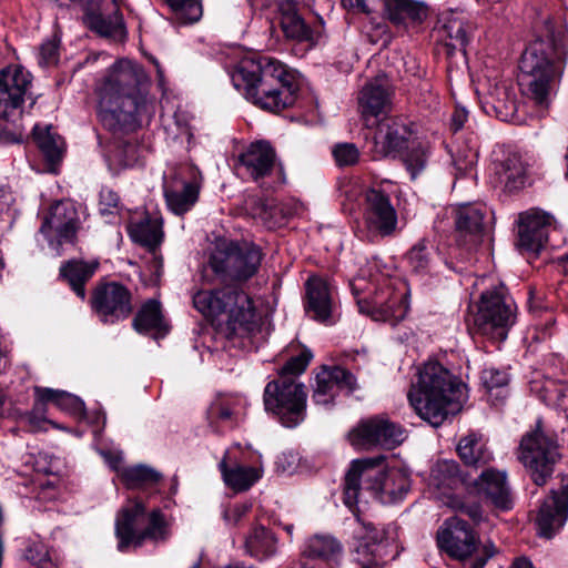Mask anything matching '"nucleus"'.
Returning a JSON list of instances; mask_svg holds the SVG:
<instances>
[{
	"mask_svg": "<svg viewBox=\"0 0 568 568\" xmlns=\"http://www.w3.org/2000/svg\"><path fill=\"white\" fill-rule=\"evenodd\" d=\"M146 81L143 68L126 59L114 63L99 89V116L111 131H133L145 109L141 85Z\"/></svg>",
	"mask_w": 568,
	"mask_h": 568,
	"instance_id": "nucleus-1",
	"label": "nucleus"
},
{
	"mask_svg": "<svg viewBox=\"0 0 568 568\" xmlns=\"http://www.w3.org/2000/svg\"><path fill=\"white\" fill-rule=\"evenodd\" d=\"M231 80L235 89L263 110L280 112L295 102L294 75L274 58L242 60Z\"/></svg>",
	"mask_w": 568,
	"mask_h": 568,
	"instance_id": "nucleus-2",
	"label": "nucleus"
},
{
	"mask_svg": "<svg viewBox=\"0 0 568 568\" xmlns=\"http://www.w3.org/2000/svg\"><path fill=\"white\" fill-rule=\"evenodd\" d=\"M566 30L547 17L539 30V38L523 53L518 83L524 95L536 105L547 109L554 80V61L567 54Z\"/></svg>",
	"mask_w": 568,
	"mask_h": 568,
	"instance_id": "nucleus-3",
	"label": "nucleus"
},
{
	"mask_svg": "<svg viewBox=\"0 0 568 568\" xmlns=\"http://www.w3.org/2000/svg\"><path fill=\"white\" fill-rule=\"evenodd\" d=\"M415 412L432 426H439L462 409L465 385L438 362H427L408 392Z\"/></svg>",
	"mask_w": 568,
	"mask_h": 568,
	"instance_id": "nucleus-4",
	"label": "nucleus"
},
{
	"mask_svg": "<svg viewBox=\"0 0 568 568\" xmlns=\"http://www.w3.org/2000/svg\"><path fill=\"white\" fill-rule=\"evenodd\" d=\"M409 489L408 476L397 469L386 471L383 456L356 459L345 476L344 504L353 510L362 490L371 491L382 504H394L403 500Z\"/></svg>",
	"mask_w": 568,
	"mask_h": 568,
	"instance_id": "nucleus-5",
	"label": "nucleus"
},
{
	"mask_svg": "<svg viewBox=\"0 0 568 568\" xmlns=\"http://www.w3.org/2000/svg\"><path fill=\"white\" fill-rule=\"evenodd\" d=\"M193 304L205 316H217L229 311L226 331L230 338L251 339L261 332L253 301L242 290L200 291L193 296Z\"/></svg>",
	"mask_w": 568,
	"mask_h": 568,
	"instance_id": "nucleus-6",
	"label": "nucleus"
},
{
	"mask_svg": "<svg viewBox=\"0 0 568 568\" xmlns=\"http://www.w3.org/2000/svg\"><path fill=\"white\" fill-rule=\"evenodd\" d=\"M145 506L140 500H132L123 507L115 523L118 549L140 548L145 542L165 544L171 538V525L160 509H153L144 519Z\"/></svg>",
	"mask_w": 568,
	"mask_h": 568,
	"instance_id": "nucleus-7",
	"label": "nucleus"
},
{
	"mask_svg": "<svg viewBox=\"0 0 568 568\" xmlns=\"http://www.w3.org/2000/svg\"><path fill=\"white\" fill-rule=\"evenodd\" d=\"M437 545L450 558L466 561L468 568H484L497 554L491 541L480 542L468 523L457 516L447 518L437 530Z\"/></svg>",
	"mask_w": 568,
	"mask_h": 568,
	"instance_id": "nucleus-8",
	"label": "nucleus"
},
{
	"mask_svg": "<svg viewBox=\"0 0 568 568\" xmlns=\"http://www.w3.org/2000/svg\"><path fill=\"white\" fill-rule=\"evenodd\" d=\"M306 398L305 386L288 376L267 383L263 396L265 410L274 414L285 427H295L304 420Z\"/></svg>",
	"mask_w": 568,
	"mask_h": 568,
	"instance_id": "nucleus-9",
	"label": "nucleus"
},
{
	"mask_svg": "<svg viewBox=\"0 0 568 568\" xmlns=\"http://www.w3.org/2000/svg\"><path fill=\"white\" fill-rule=\"evenodd\" d=\"M514 323L515 303L503 285L481 293L474 315V325L478 333L504 341Z\"/></svg>",
	"mask_w": 568,
	"mask_h": 568,
	"instance_id": "nucleus-10",
	"label": "nucleus"
},
{
	"mask_svg": "<svg viewBox=\"0 0 568 568\" xmlns=\"http://www.w3.org/2000/svg\"><path fill=\"white\" fill-rule=\"evenodd\" d=\"M261 262L260 247L230 243L213 252L209 266L223 282H244L257 273Z\"/></svg>",
	"mask_w": 568,
	"mask_h": 568,
	"instance_id": "nucleus-11",
	"label": "nucleus"
},
{
	"mask_svg": "<svg viewBox=\"0 0 568 568\" xmlns=\"http://www.w3.org/2000/svg\"><path fill=\"white\" fill-rule=\"evenodd\" d=\"M519 460L530 471L536 485H544L554 471L560 454L557 442L537 428L526 434L519 446Z\"/></svg>",
	"mask_w": 568,
	"mask_h": 568,
	"instance_id": "nucleus-12",
	"label": "nucleus"
},
{
	"mask_svg": "<svg viewBox=\"0 0 568 568\" xmlns=\"http://www.w3.org/2000/svg\"><path fill=\"white\" fill-rule=\"evenodd\" d=\"M359 312L373 321L386 322L392 326L403 321L409 310L407 292L397 290L390 281L379 285L369 298L357 300Z\"/></svg>",
	"mask_w": 568,
	"mask_h": 568,
	"instance_id": "nucleus-13",
	"label": "nucleus"
},
{
	"mask_svg": "<svg viewBox=\"0 0 568 568\" xmlns=\"http://www.w3.org/2000/svg\"><path fill=\"white\" fill-rule=\"evenodd\" d=\"M397 222V212L389 196L378 189L367 190L363 205V223L367 235L371 239L390 236Z\"/></svg>",
	"mask_w": 568,
	"mask_h": 568,
	"instance_id": "nucleus-14",
	"label": "nucleus"
},
{
	"mask_svg": "<svg viewBox=\"0 0 568 568\" xmlns=\"http://www.w3.org/2000/svg\"><path fill=\"white\" fill-rule=\"evenodd\" d=\"M196 169L181 165L164 179V196L170 211L182 215L197 202L200 186L196 182Z\"/></svg>",
	"mask_w": 568,
	"mask_h": 568,
	"instance_id": "nucleus-15",
	"label": "nucleus"
},
{
	"mask_svg": "<svg viewBox=\"0 0 568 568\" xmlns=\"http://www.w3.org/2000/svg\"><path fill=\"white\" fill-rule=\"evenodd\" d=\"M404 439V429L385 416L367 419L349 433L352 445L364 449L374 446L390 449L402 444Z\"/></svg>",
	"mask_w": 568,
	"mask_h": 568,
	"instance_id": "nucleus-16",
	"label": "nucleus"
},
{
	"mask_svg": "<svg viewBox=\"0 0 568 568\" xmlns=\"http://www.w3.org/2000/svg\"><path fill=\"white\" fill-rule=\"evenodd\" d=\"M92 308L103 323H115L132 312L131 293L122 284L111 282L95 288Z\"/></svg>",
	"mask_w": 568,
	"mask_h": 568,
	"instance_id": "nucleus-17",
	"label": "nucleus"
},
{
	"mask_svg": "<svg viewBox=\"0 0 568 568\" xmlns=\"http://www.w3.org/2000/svg\"><path fill=\"white\" fill-rule=\"evenodd\" d=\"M31 81L30 72L19 65H9L0 71V118L9 119L20 109Z\"/></svg>",
	"mask_w": 568,
	"mask_h": 568,
	"instance_id": "nucleus-18",
	"label": "nucleus"
},
{
	"mask_svg": "<svg viewBox=\"0 0 568 568\" xmlns=\"http://www.w3.org/2000/svg\"><path fill=\"white\" fill-rule=\"evenodd\" d=\"M34 393L37 400L32 412L21 414V417L29 424L32 430H38L41 426V423L45 422L43 414L48 403H51L58 408L72 415L83 414V402L70 393L42 387H36Z\"/></svg>",
	"mask_w": 568,
	"mask_h": 568,
	"instance_id": "nucleus-19",
	"label": "nucleus"
},
{
	"mask_svg": "<svg viewBox=\"0 0 568 568\" xmlns=\"http://www.w3.org/2000/svg\"><path fill=\"white\" fill-rule=\"evenodd\" d=\"M358 106L366 126H373L377 118L390 109V85L386 75H377L359 92Z\"/></svg>",
	"mask_w": 568,
	"mask_h": 568,
	"instance_id": "nucleus-20",
	"label": "nucleus"
},
{
	"mask_svg": "<svg viewBox=\"0 0 568 568\" xmlns=\"http://www.w3.org/2000/svg\"><path fill=\"white\" fill-rule=\"evenodd\" d=\"M79 214L73 203L58 201L51 205L48 215H45L40 233L50 242H52L51 237L53 234L60 243L62 241L71 242L79 230Z\"/></svg>",
	"mask_w": 568,
	"mask_h": 568,
	"instance_id": "nucleus-21",
	"label": "nucleus"
},
{
	"mask_svg": "<svg viewBox=\"0 0 568 568\" xmlns=\"http://www.w3.org/2000/svg\"><path fill=\"white\" fill-rule=\"evenodd\" d=\"M358 541L356 554L363 555L364 559L382 560L390 541L395 540L396 527L388 525L382 528L375 527L372 523L364 521L357 517V528L354 531Z\"/></svg>",
	"mask_w": 568,
	"mask_h": 568,
	"instance_id": "nucleus-22",
	"label": "nucleus"
},
{
	"mask_svg": "<svg viewBox=\"0 0 568 568\" xmlns=\"http://www.w3.org/2000/svg\"><path fill=\"white\" fill-rule=\"evenodd\" d=\"M356 388V378L341 366H324L317 373L313 392V400L317 405H329L339 390L352 393Z\"/></svg>",
	"mask_w": 568,
	"mask_h": 568,
	"instance_id": "nucleus-23",
	"label": "nucleus"
},
{
	"mask_svg": "<svg viewBox=\"0 0 568 568\" xmlns=\"http://www.w3.org/2000/svg\"><path fill=\"white\" fill-rule=\"evenodd\" d=\"M376 123L373 152L376 158H395L406 145L408 126L396 118H384Z\"/></svg>",
	"mask_w": 568,
	"mask_h": 568,
	"instance_id": "nucleus-24",
	"label": "nucleus"
},
{
	"mask_svg": "<svg viewBox=\"0 0 568 568\" xmlns=\"http://www.w3.org/2000/svg\"><path fill=\"white\" fill-rule=\"evenodd\" d=\"M88 27L102 37L123 40L126 28L120 12V0H100L97 9L85 16Z\"/></svg>",
	"mask_w": 568,
	"mask_h": 568,
	"instance_id": "nucleus-25",
	"label": "nucleus"
},
{
	"mask_svg": "<svg viewBox=\"0 0 568 568\" xmlns=\"http://www.w3.org/2000/svg\"><path fill=\"white\" fill-rule=\"evenodd\" d=\"M467 490L489 500L500 509L511 506L509 488L506 483V474L494 468H485L477 476L470 475Z\"/></svg>",
	"mask_w": 568,
	"mask_h": 568,
	"instance_id": "nucleus-26",
	"label": "nucleus"
},
{
	"mask_svg": "<svg viewBox=\"0 0 568 568\" xmlns=\"http://www.w3.org/2000/svg\"><path fill=\"white\" fill-rule=\"evenodd\" d=\"M518 246L531 253H538L545 246L552 217L539 210H531L519 216Z\"/></svg>",
	"mask_w": 568,
	"mask_h": 568,
	"instance_id": "nucleus-27",
	"label": "nucleus"
},
{
	"mask_svg": "<svg viewBox=\"0 0 568 568\" xmlns=\"http://www.w3.org/2000/svg\"><path fill=\"white\" fill-rule=\"evenodd\" d=\"M480 103L485 112L493 111L496 116L507 120L517 112V100L514 91L504 82L487 79L480 89H477Z\"/></svg>",
	"mask_w": 568,
	"mask_h": 568,
	"instance_id": "nucleus-28",
	"label": "nucleus"
},
{
	"mask_svg": "<svg viewBox=\"0 0 568 568\" xmlns=\"http://www.w3.org/2000/svg\"><path fill=\"white\" fill-rule=\"evenodd\" d=\"M438 32L445 39L446 45L458 49L463 53L475 32V26L462 10L444 11L439 14Z\"/></svg>",
	"mask_w": 568,
	"mask_h": 568,
	"instance_id": "nucleus-29",
	"label": "nucleus"
},
{
	"mask_svg": "<svg viewBox=\"0 0 568 568\" xmlns=\"http://www.w3.org/2000/svg\"><path fill=\"white\" fill-rule=\"evenodd\" d=\"M568 518L567 498L559 491H551L541 503L536 517L538 535L545 538L554 537Z\"/></svg>",
	"mask_w": 568,
	"mask_h": 568,
	"instance_id": "nucleus-30",
	"label": "nucleus"
},
{
	"mask_svg": "<svg viewBox=\"0 0 568 568\" xmlns=\"http://www.w3.org/2000/svg\"><path fill=\"white\" fill-rule=\"evenodd\" d=\"M239 163L255 182L268 176L276 164V152L266 141L251 143L239 156Z\"/></svg>",
	"mask_w": 568,
	"mask_h": 568,
	"instance_id": "nucleus-31",
	"label": "nucleus"
},
{
	"mask_svg": "<svg viewBox=\"0 0 568 568\" xmlns=\"http://www.w3.org/2000/svg\"><path fill=\"white\" fill-rule=\"evenodd\" d=\"M334 301L327 281L320 276H311L306 282V312L318 322L334 323Z\"/></svg>",
	"mask_w": 568,
	"mask_h": 568,
	"instance_id": "nucleus-32",
	"label": "nucleus"
},
{
	"mask_svg": "<svg viewBox=\"0 0 568 568\" xmlns=\"http://www.w3.org/2000/svg\"><path fill=\"white\" fill-rule=\"evenodd\" d=\"M494 174L499 186L507 192H515L527 184V163L519 153L509 152L503 160L494 163Z\"/></svg>",
	"mask_w": 568,
	"mask_h": 568,
	"instance_id": "nucleus-33",
	"label": "nucleus"
},
{
	"mask_svg": "<svg viewBox=\"0 0 568 568\" xmlns=\"http://www.w3.org/2000/svg\"><path fill=\"white\" fill-rule=\"evenodd\" d=\"M457 242L460 246L473 248L479 245L485 234L484 213L474 205H464L456 214Z\"/></svg>",
	"mask_w": 568,
	"mask_h": 568,
	"instance_id": "nucleus-34",
	"label": "nucleus"
},
{
	"mask_svg": "<svg viewBox=\"0 0 568 568\" xmlns=\"http://www.w3.org/2000/svg\"><path fill=\"white\" fill-rule=\"evenodd\" d=\"M219 469L225 485L234 491L247 490L261 477L257 468L240 465L231 449L224 453L222 460L219 463Z\"/></svg>",
	"mask_w": 568,
	"mask_h": 568,
	"instance_id": "nucleus-35",
	"label": "nucleus"
},
{
	"mask_svg": "<svg viewBox=\"0 0 568 568\" xmlns=\"http://www.w3.org/2000/svg\"><path fill=\"white\" fill-rule=\"evenodd\" d=\"M469 483L470 474L462 473L458 463L455 460H439L432 467L429 485L442 491L443 495H447L448 491L460 486L467 489Z\"/></svg>",
	"mask_w": 568,
	"mask_h": 568,
	"instance_id": "nucleus-36",
	"label": "nucleus"
},
{
	"mask_svg": "<svg viewBox=\"0 0 568 568\" xmlns=\"http://www.w3.org/2000/svg\"><path fill=\"white\" fill-rule=\"evenodd\" d=\"M384 17L395 26L406 22H423L428 14L427 7L414 0H383Z\"/></svg>",
	"mask_w": 568,
	"mask_h": 568,
	"instance_id": "nucleus-37",
	"label": "nucleus"
},
{
	"mask_svg": "<svg viewBox=\"0 0 568 568\" xmlns=\"http://www.w3.org/2000/svg\"><path fill=\"white\" fill-rule=\"evenodd\" d=\"M278 11L280 26L285 38L298 42L313 40V31L300 16L295 2L291 0L283 1Z\"/></svg>",
	"mask_w": 568,
	"mask_h": 568,
	"instance_id": "nucleus-38",
	"label": "nucleus"
},
{
	"mask_svg": "<svg viewBox=\"0 0 568 568\" xmlns=\"http://www.w3.org/2000/svg\"><path fill=\"white\" fill-rule=\"evenodd\" d=\"M457 453L465 465L475 468L484 467L493 460V454L481 435L470 433L460 438Z\"/></svg>",
	"mask_w": 568,
	"mask_h": 568,
	"instance_id": "nucleus-39",
	"label": "nucleus"
},
{
	"mask_svg": "<svg viewBox=\"0 0 568 568\" xmlns=\"http://www.w3.org/2000/svg\"><path fill=\"white\" fill-rule=\"evenodd\" d=\"M133 326L140 333L155 332L156 335H165L169 326L164 322L160 302L149 300L144 303L133 320Z\"/></svg>",
	"mask_w": 568,
	"mask_h": 568,
	"instance_id": "nucleus-40",
	"label": "nucleus"
},
{
	"mask_svg": "<svg viewBox=\"0 0 568 568\" xmlns=\"http://www.w3.org/2000/svg\"><path fill=\"white\" fill-rule=\"evenodd\" d=\"M98 265V262L89 263L84 261L72 260L61 266L60 273L70 284L73 292L81 300H84V284L93 276Z\"/></svg>",
	"mask_w": 568,
	"mask_h": 568,
	"instance_id": "nucleus-41",
	"label": "nucleus"
},
{
	"mask_svg": "<svg viewBox=\"0 0 568 568\" xmlns=\"http://www.w3.org/2000/svg\"><path fill=\"white\" fill-rule=\"evenodd\" d=\"M126 230L132 241L150 250H154L162 242V226L155 219L145 217L140 222H131L128 224Z\"/></svg>",
	"mask_w": 568,
	"mask_h": 568,
	"instance_id": "nucleus-42",
	"label": "nucleus"
},
{
	"mask_svg": "<svg viewBox=\"0 0 568 568\" xmlns=\"http://www.w3.org/2000/svg\"><path fill=\"white\" fill-rule=\"evenodd\" d=\"M245 549L251 556L263 559L275 552L276 539L268 529L256 526L245 539Z\"/></svg>",
	"mask_w": 568,
	"mask_h": 568,
	"instance_id": "nucleus-43",
	"label": "nucleus"
},
{
	"mask_svg": "<svg viewBox=\"0 0 568 568\" xmlns=\"http://www.w3.org/2000/svg\"><path fill=\"white\" fill-rule=\"evenodd\" d=\"M341 542L331 535H315L310 538L304 548V555L310 558L325 560L334 559L342 554Z\"/></svg>",
	"mask_w": 568,
	"mask_h": 568,
	"instance_id": "nucleus-44",
	"label": "nucleus"
},
{
	"mask_svg": "<svg viewBox=\"0 0 568 568\" xmlns=\"http://www.w3.org/2000/svg\"><path fill=\"white\" fill-rule=\"evenodd\" d=\"M162 475L152 467L145 465H136L123 468L121 470V480L130 488H141L158 484Z\"/></svg>",
	"mask_w": 568,
	"mask_h": 568,
	"instance_id": "nucleus-45",
	"label": "nucleus"
},
{
	"mask_svg": "<svg viewBox=\"0 0 568 568\" xmlns=\"http://www.w3.org/2000/svg\"><path fill=\"white\" fill-rule=\"evenodd\" d=\"M33 136L39 149L49 162L55 163L60 161L62 156L63 141L59 135L51 132L50 126L42 129L36 125L33 129Z\"/></svg>",
	"mask_w": 568,
	"mask_h": 568,
	"instance_id": "nucleus-46",
	"label": "nucleus"
},
{
	"mask_svg": "<svg viewBox=\"0 0 568 568\" xmlns=\"http://www.w3.org/2000/svg\"><path fill=\"white\" fill-rule=\"evenodd\" d=\"M173 19L180 24L194 23L202 17L201 0H165Z\"/></svg>",
	"mask_w": 568,
	"mask_h": 568,
	"instance_id": "nucleus-47",
	"label": "nucleus"
},
{
	"mask_svg": "<svg viewBox=\"0 0 568 568\" xmlns=\"http://www.w3.org/2000/svg\"><path fill=\"white\" fill-rule=\"evenodd\" d=\"M407 261L415 273L426 274L433 265L434 252L425 240H420L407 253Z\"/></svg>",
	"mask_w": 568,
	"mask_h": 568,
	"instance_id": "nucleus-48",
	"label": "nucleus"
},
{
	"mask_svg": "<svg viewBox=\"0 0 568 568\" xmlns=\"http://www.w3.org/2000/svg\"><path fill=\"white\" fill-rule=\"evenodd\" d=\"M428 156V149L424 145L414 146L403 153L402 161L413 180L425 170Z\"/></svg>",
	"mask_w": 568,
	"mask_h": 568,
	"instance_id": "nucleus-49",
	"label": "nucleus"
},
{
	"mask_svg": "<svg viewBox=\"0 0 568 568\" xmlns=\"http://www.w3.org/2000/svg\"><path fill=\"white\" fill-rule=\"evenodd\" d=\"M140 148L136 143L121 141L113 148L109 160L122 168L133 166L139 162Z\"/></svg>",
	"mask_w": 568,
	"mask_h": 568,
	"instance_id": "nucleus-50",
	"label": "nucleus"
},
{
	"mask_svg": "<svg viewBox=\"0 0 568 568\" xmlns=\"http://www.w3.org/2000/svg\"><path fill=\"white\" fill-rule=\"evenodd\" d=\"M23 556L36 568H58L48 547L40 541L29 544Z\"/></svg>",
	"mask_w": 568,
	"mask_h": 568,
	"instance_id": "nucleus-51",
	"label": "nucleus"
},
{
	"mask_svg": "<svg viewBox=\"0 0 568 568\" xmlns=\"http://www.w3.org/2000/svg\"><path fill=\"white\" fill-rule=\"evenodd\" d=\"M255 216L270 229L282 224L284 220L282 207L273 200H258Z\"/></svg>",
	"mask_w": 568,
	"mask_h": 568,
	"instance_id": "nucleus-52",
	"label": "nucleus"
},
{
	"mask_svg": "<svg viewBox=\"0 0 568 568\" xmlns=\"http://www.w3.org/2000/svg\"><path fill=\"white\" fill-rule=\"evenodd\" d=\"M207 419L214 430L220 432V423L232 426L233 410L227 403L216 400L207 409Z\"/></svg>",
	"mask_w": 568,
	"mask_h": 568,
	"instance_id": "nucleus-53",
	"label": "nucleus"
},
{
	"mask_svg": "<svg viewBox=\"0 0 568 568\" xmlns=\"http://www.w3.org/2000/svg\"><path fill=\"white\" fill-rule=\"evenodd\" d=\"M338 166H348L358 162L359 151L354 143H338L332 150Z\"/></svg>",
	"mask_w": 568,
	"mask_h": 568,
	"instance_id": "nucleus-54",
	"label": "nucleus"
},
{
	"mask_svg": "<svg viewBox=\"0 0 568 568\" xmlns=\"http://www.w3.org/2000/svg\"><path fill=\"white\" fill-rule=\"evenodd\" d=\"M477 154L473 150H459L454 156H453V165L456 171V176H464L468 173H470L474 169V165L476 163Z\"/></svg>",
	"mask_w": 568,
	"mask_h": 568,
	"instance_id": "nucleus-55",
	"label": "nucleus"
},
{
	"mask_svg": "<svg viewBox=\"0 0 568 568\" xmlns=\"http://www.w3.org/2000/svg\"><path fill=\"white\" fill-rule=\"evenodd\" d=\"M99 211L104 216L118 214L120 211L119 195L114 191L103 187L100 191Z\"/></svg>",
	"mask_w": 568,
	"mask_h": 568,
	"instance_id": "nucleus-56",
	"label": "nucleus"
},
{
	"mask_svg": "<svg viewBox=\"0 0 568 568\" xmlns=\"http://www.w3.org/2000/svg\"><path fill=\"white\" fill-rule=\"evenodd\" d=\"M311 357L312 355L308 352H302L297 356H293L282 367L281 376L293 377L295 375L302 374L306 369Z\"/></svg>",
	"mask_w": 568,
	"mask_h": 568,
	"instance_id": "nucleus-57",
	"label": "nucleus"
},
{
	"mask_svg": "<svg viewBox=\"0 0 568 568\" xmlns=\"http://www.w3.org/2000/svg\"><path fill=\"white\" fill-rule=\"evenodd\" d=\"M508 379V374L498 368L489 367L481 373V381L488 390L506 386Z\"/></svg>",
	"mask_w": 568,
	"mask_h": 568,
	"instance_id": "nucleus-58",
	"label": "nucleus"
},
{
	"mask_svg": "<svg viewBox=\"0 0 568 568\" xmlns=\"http://www.w3.org/2000/svg\"><path fill=\"white\" fill-rule=\"evenodd\" d=\"M58 43L54 40L45 41L40 47L39 64L48 67L57 63L58 61Z\"/></svg>",
	"mask_w": 568,
	"mask_h": 568,
	"instance_id": "nucleus-59",
	"label": "nucleus"
},
{
	"mask_svg": "<svg viewBox=\"0 0 568 568\" xmlns=\"http://www.w3.org/2000/svg\"><path fill=\"white\" fill-rule=\"evenodd\" d=\"M450 506L457 511L468 516L475 523H479L483 519L481 507L476 503L466 504L464 501L453 499Z\"/></svg>",
	"mask_w": 568,
	"mask_h": 568,
	"instance_id": "nucleus-60",
	"label": "nucleus"
},
{
	"mask_svg": "<svg viewBox=\"0 0 568 568\" xmlns=\"http://www.w3.org/2000/svg\"><path fill=\"white\" fill-rule=\"evenodd\" d=\"M100 454L105 460V463L110 466V468L114 470L121 478V470H123V468H126L125 466H123V454L121 452L111 450H101Z\"/></svg>",
	"mask_w": 568,
	"mask_h": 568,
	"instance_id": "nucleus-61",
	"label": "nucleus"
},
{
	"mask_svg": "<svg viewBox=\"0 0 568 568\" xmlns=\"http://www.w3.org/2000/svg\"><path fill=\"white\" fill-rule=\"evenodd\" d=\"M250 510V506L246 504L234 505L232 508L224 511V518L226 521L237 523L242 517Z\"/></svg>",
	"mask_w": 568,
	"mask_h": 568,
	"instance_id": "nucleus-62",
	"label": "nucleus"
},
{
	"mask_svg": "<svg viewBox=\"0 0 568 568\" xmlns=\"http://www.w3.org/2000/svg\"><path fill=\"white\" fill-rule=\"evenodd\" d=\"M14 203V196L11 190L4 185H0V213L10 211Z\"/></svg>",
	"mask_w": 568,
	"mask_h": 568,
	"instance_id": "nucleus-63",
	"label": "nucleus"
},
{
	"mask_svg": "<svg viewBox=\"0 0 568 568\" xmlns=\"http://www.w3.org/2000/svg\"><path fill=\"white\" fill-rule=\"evenodd\" d=\"M468 112L464 108H456L452 116V124L455 130H459L467 120Z\"/></svg>",
	"mask_w": 568,
	"mask_h": 568,
	"instance_id": "nucleus-64",
	"label": "nucleus"
}]
</instances>
